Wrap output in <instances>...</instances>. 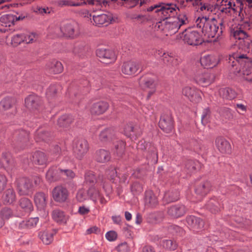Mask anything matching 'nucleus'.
<instances>
[{"mask_svg": "<svg viewBox=\"0 0 252 252\" xmlns=\"http://www.w3.org/2000/svg\"><path fill=\"white\" fill-rule=\"evenodd\" d=\"M139 64L133 61L124 62L122 66V72L127 75H134L139 69Z\"/></svg>", "mask_w": 252, "mask_h": 252, "instance_id": "20", "label": "nucleus"}, {"mask_svg": "<svg viewBox=\"0 0 252 252\" xmlns=\"http://www.w3.org/2000/svg\"><path fill=\"white\" fill-rule=\"evenodd\" d=\"M139 85L143 89H150L148 94V97H150L156 90V83L155 79L149 76L141 77L139 80Z\"/></svg>", "mask_w": 252, "mask_h": 252, "instance_id": "19", "label": "nucleus"}, {"mask_svg": "<svg viewBox=\"0 0 252 252\" xmlns=\"http://www.w3.org/2000/svg\"><path fill=\"white\" fill-rule=\"evenodd\" d=\"M144 200L145 205L148 207L155 208L158 204V198L151 190L145 191Z\"/></svg>", "mask_w": 252, "mask_h": 252, "instance_id": "30", "label": "nucleus"}, {"mask_svg": "<svg viewBox=\"0 0 252 252\" xmlns=\"http://www.w3.org/2000/svg\"><path fill=\"white\" fill-rule=\"evenodd\" d=\"M113 19V15L110 13L94 14L90 19L93 25L99 27L109 24Z\"/></svg>", "mask_w": 252, "mask_h": 252, "instance_id": "12", "label": "nucleus"}, {"mask_svg": "<svg viewBox=\"0 0 252 252\" xmlns=\"http://www.w3.org/2000/svg\"><path fill=\"white\" fill-rule=\"evenodd\" d=\"M94 158L95 161L100 163H105L111 159L110 153L109 151L99 149L96 151Z\"/></svg>", "mask_w": 252, "mask_h": 252, "instance_id": "33", "label": "nucleus"}, {"mask_svg": "<svg viewBox=\"0 0 252 252\" xmlns=\"http://www.w3.org/2000/svg\"><path fill=\"white\" fill-rule=\"evenodd\" d=\"M24 41V35L18 34L14 35L11 39V44L14 46H17Z\"/></svg>", "mask_w": 252, "mask_h": 252, "instance_id": "57", "label": "nucleus"}, {"mask_svg": "<svg viewBox=\"0 0 252 252\" xmlns=\"http://www.w3.org/2000/svg\"><path fill=\"white\" fill-rule=\"evenodd\" d=\"M15 19V15L13 14L3 15L0 17V25L4 27H10L14 25Z\"/></svg>", "mask_w": 252, "mask_h": 252, "instance_id": "43", "label": "nucleus"}, {"mask_svg": "<svg viewBox=\"0 0 252 252\" xmlns=\"http://www.w3.org/2000/svg\"><path fill=\"white\" fill-rule=\"evenodd\" d=\"M243 5L241 0H217L216 3L217 12L233 17L240 15Z\"/></svg>", "mask_w": 252, "mask_h": 252, "instance_id": "5", "label": "nucleus"}, {"mask_svg": "<svg viewBox=\"0 0 252 252\" xmlns=\"http://www.w3.org/2000/svg\"><path fill=\"white\" fill-rule=\"evenodd\" d=\"M185 43L192 46H196L202 43L203 40L199 32L195 31H186L184 35Z\"/></svg>", "mask_w": 252, "mask_h": 252, "instance_id": "13", "label": "nucleus"}, {"mask_svg": "<svg viewBox=\"0 0 252 252\" xmlns=\"http://www.w3.org/2000/svg\"><path fill=\"white\" fill-rule=\"evenodd\" d=\"M202 165L197 160H187L185 163V167L190 172H197L200 171Z\"/></svg>", "mask_w": 252, "mask_h": 252, "instance_id": "42", "label": "nucleus"}, {"mask_svg": "<svg viewBox=\"0 0 252 252\" xmlns=\"http://www.w3.org/2000/svg\"><path fill=\"white\" fill-rule=\"evenodd\" d=\"M16 198V193L12 188H8L6 189L2 196V202L4 204H12L15 201Z\"/></svg>", "mask_w": 252, "mask_h": 252, "instance_id": "36", "label": "nucleus"}, {"mask_svg": "<svg viewBox=\"0 0 252 252\" xmlns=\"http://www.w3.org/2000/svg\"><path fill=\"white\" fill-rule=\"evenodd\" d=\"M96 6H100L102 7H111L112 4L118 1V0H97Z\"/></svg>", "mask_w": 252, "mask_h": 252, "instance_id": "58", "label": "nucleus"}, {"mask_svg": "<svg viewBox=\"0 0 252 252\" xmlns=\"http://www.w3.org/2000/svg\"><path fill=\"white\" fill-rule=\"evenodd\" d=\"M2 220H8L13 216L12 210L8 207H4L2 209L0 212Z\"/></svg>", "mask_w": 252, "mask_h": 252, "instance_id": "55", "label": "nucleus"}, {"mask_svg": "<svg viewBox=\"0 0 252 252\" xmlns=\"http://www.w3.org/2000/svg\"><path fill=\"white\" fill-rule=\"evenodd\" d=\"M202 66L207 68H212L216 66L219 63L218 57L214 55H205L200 60Z\"/></svg>", "mask_w": 252, "mask_h": 252, "instance_id": "29", "label": "nucleus"}, {"mask_svg": "<svg viewBox=\"0 0 252 252\" xmlns=\"http://www.w3.org/2000/svg\"><path fill=\"white\" fill-rule=\"evenodd\" d=\"M16 182L20 195H28L32 192L34 186L40 185L41 179L38 176H32L31 178L22 179L21 183L18 180Z\"/></svg>", "mask_w": 252, "mask_h": 252, "instance_id": "6", "label": "nucleus"}, {"mask_svg": "<svg viewBox=\"0 0 252 252\" xmlns=\"http://www.w3.org/2000/svg\"><path fill=\"white\" fill-rule=\"evenodd\" d=\"M72 122V118L70 116L63 115L58 120V125L61 127L68 126Z\"/></svg>", "mask_w": 252, "mask_h": 252, "instance_id": "49", "label": "nucleus"}, {"mask_svg": "<svg viewBox=\"0 0 252 252\" xmlns=\"http://www.w3.org/2000/svg\"><path fill=\"white\" fill-rule=\"evenodd\" d=\"M229 60L233 72L242 80L252 82V59L247 54L237 52L230 56Z\"/></svg>", "mask_w": 252, "mask_h": 252, "instance_id": "1", "label": "nucleus"}, {"mask_svg": "<svg viewBox=\"0 0 252 252\" xmlns=\"http://www.w3.org/2000/svg\"><path fill=\"white\" fill-rule=\"evenodd\" d=\"M13 138L16 147L20 149L25 148L29 142V134L24 130H16L13 134Z\"/></svg>", "mask_w": 252, "mask_h": 252, "instance_id": "8", "label": "nucleus"}, {"mask_svg": "<svg viewBox=\"0 0 252 252\" xmlns=\"http://www.w3.org/2000/svg\"><path fill=\"white\" fill-rule=\"evenodd\" d=\"M220 95L223 98L228 100H232L236 97L237 93L230 88H221L219 90Z\"/></svg>", "mask_w": 252, "mask_h": 252, "instance_id": "39", "label": "nucleus"}, {"mask_svg": "<svg viewBox=\"0 0 252 252\" xmlns=\"http://www.w3.org/2000/svg\"><path fill=\"white\" fill-rule=\"evenodd\" d=\"M215 145L218 150L222 154H230L231 147L229 142L222 137H218L215 140Z\"/></svg>", "mask_w": 252, "mask_h": 252, "instance_id": "25", "label": "nucleus"}, {"mask_svg": "<svg viewBox=\"0 0 252 252\" xmlns=\"http://www.w3.org/2000/svg\"><path fill=\"white\" fill-rule=\"evenodd\" d=\"M75 55L78 56L80 58H84L86 56V50L84 48H75L73 50Z\"/></svg>", "mask_w": 252, "mask_h": 252, "instance_id": "64", "label": "nucleus"}, {"mask_svg": "<svg viewBox=\"0 0 252 252\" xmlns=\"http://www.w3.org/2000/svg\"><path fill=\"white\" fill-rule=\"evenodd\" d=\"M32 161L35 164L45 165L48 162V158L44 152L36 151L32 154Z\"/></svg>", "mask_w": 252, "mask_h": 252, "instance_id": "28", "label": "nucleus"}, {"mask_svg": "<svg viewBox=\"0 0 252 252\" xmlns=\"http://www.w3.org/2000/svg\"><path fill=\"white\" fill-rule=\"evenodd\" d=\"M0 164L1 167L4 168L5 171L9 172L12 171L14 167L13 160L9 152H4L0 157Z\"/></svg>", "mask_w": 252, "mask_h": 252, "instance_id": "22", "label": "nucleus"}, {"mask_svg": "<svg viewBox=\"0 0 252 252\" xmlns=\"http://www.w3.org/2000/svg\"><path fill=\"white\" fill-rule=\"evenodd\" d=\"M68 172V173H73V172L68 169H63L57 166H52L48 170V173H60L61 172Z\"/></svg>", "mask_w": 252, "mask_h": 252, "instance_id": "60", "label": "nucleus"}, {"mask_svg": "<svg viewBox=\"0 0 252 252\" xmlns=\"http://www.w3.org/2000/svg\"><path fill=\"white\" fill-rule=\"evenodd\" d=\"M26 107L31 110H39L42 104L41 98L35 94L29 95L25 98Z\"/></svg>", "mask_w": 252, "mask_h": 252, "instance_id": "23", "label": "nucleus"}, {"mask_svg": "<svg viewBox=\"0 0 252 252\" xmlns=\"http://www.w3.org/2000/svg\"><path fill=\"white\" fill-rule=\"evenodd\" d=\"M196 27L201 30L204 36L208 38L220 36L225 29L224 22H218L214 18L198 17L195 21Z\"/></svg>", "mask_w": 252, "mask_h": 252, "instance_id": "2", "label": "nucleus"}, {"mask_svg": "<svg viewBox=\"0 0 252 252\" xmlns=\"http://www.w3.org/2000/svg\"><path fill=\"white\" fill-rule=\"evenodd\" d=\"M114 136V130L112 128H107L101 132L99 134V139L101 141L105 142L112 139Z\"/></svg>", "mask_w": 252, "mask_h": 252, "instance_id": "50", "label": "nucleus"}, {"mask_svg": "<svg viewBox=\"0 0 252 252\" xmlns=\"http://www.w3.org/2000/svg\"><path fill=\"white\" fill-rule=\"evenodd\" d=\"M148 162L151 164H156L158 162V156L157 150L154 149L150 152L147 157Z\"/></svg>", "mask_w": 252, "mask_h": 252, "instance_id": "54", "label": "nucleus"}, {"mask_svg": "<svg viewBox=\"0 0 252 252\" xmlns=\"http://www.w3.org/2000/svg\"><path fill=\"white\" fill-rule=\"evenodd\" d=\"M240 47L245 52L252 54V40L249 37L242 43L240 44Z\"/></svg>", "mask_w": 252, "mask_h": 252, "instance_id": "52", "label": "nucleus"}, {"mask_svg": "<svg viewBox=\"0 0 252 252\" xmlns=\"http://www.w3.org/2000/svg\"><path fill=\"white\" fill-rule=\"evenodd\" d=\"M163 218V214L160 212H155L151 213L148 217V220L152 223H157L161 221Z\"/></svg>", "mask_w": 252, "mask_h": 252, "instance_id": "51", "label": "nucleus"}, {"mask_svg": "<svg viewBox=\"0 0 252 252\" xmlns=\"http://www.w3.org/2000/svg\"><path fill=\"white\" fill-rule=\"evenodd\" d=\"M124 133L128 137L136 138L142 134V130L138 126L128 123L124 127Z\"/></svg>", "mask_w": 252, "mask_h": 252, "instance_id": "21", "label": "nucleus"}, {"mask_svg": "<svg viewBox=\"0 0 252 252\" xmlns=\"http://www.w3.org/2000/svg\"><path fill=\"white\" fill-rule=\"evenodd\" d=\"M19 206L26 214H29L33 209V207L31 201L26 197L21 198L19 201Z\"/></svg>", "mask_w": 252, "mask_h": 252, "instance_id": "38", "label": "nucleus"}, {"mask_svg": "<svg viewBox=\"0 0 252 252\" xmlns=\"http://www.w3.org/2000/svg\"><path fill=\"white\" fill-rule=\"evenodd\" d=\"M54 235V233L48 231L40 232L38 234L39 238L46 245H49L53 241Z\"/></svg>", "mask_w": 252, "mask_h": 252, "instance_id": "44", "label": "nucleus"}, {"mask_svg": "<svg viewBox=\"0 0 252 252\" xmlns=\"http://www.w3.org/2000/svg\"><path fill=\"white\" fill-rule=\"evenodd\" d=\"M52 218L55 221L60 224H66L68 220V216L65 215L64 212L59 209L53 211Z\"/></svg>", "mask_w": 252, "mask_h": 252, "instance_id": "37", "label": "nucleus"}, {"mask_svg": "<svg viewBox=\"0 0 252 252\" xmlns=\"http://www.w3.org/2000/svg\"><path fill=\"white\" fill-rule=\"evenodd\" d=\"M163 248L168 251H173L177 249L178 244L173 240H163L161 244Z\"/></svg>", "mask_w": 252, "mask_h": 252, "instance_id": "47", "label": "nucleus"}, {"mask_svg": "<svg viewBox=\"0 0 252 252\" xmlns=\"http://www.w3.org/2000/svg\"><path fill=\"white\" fill-rule=\"evenodd\" d=\"M250 25L248 22L233 27L230 29V35L236 40L239 44L242 43L249 37L247 30L250 29Z\"/></svg>", "mask_w": 252, "mask_h": 252, "instance_id": "7", "label": "nucleus"}, {"mask_svg": "<svg viewBox=\"0 0 252 252\" xmlns=\"http://www.w3.org/2000/svg\"><path fill=\"white\" fill-rule=\"evenodd\" d=\"M116 249L118 252H128L129 251V247L126 242L120 244L117 247Z\"/></svg>", "mask_w": 252, "mask_h": 252, "instance_id": "62", "label": "nucleus"}, {"mask_svg": "<svg viewBox=\"0 0 252 252\" xmlns=\"http://www.w3.org/2000/svg\"><path fill=\"white\" fill-rule=\"evenodd\" d=\"M14 99L10 97H6L0 101V111H5L12 107Z\"/></svg>", "mask_w": 252, "mask_h": 252, "instance_id": "45", "label": "nucleus"}, {"mask_svg": "<svg viewBox=\"0 0 252 252\" xmlns=\"http://www.w3.org/2000/svg\"><path fill=\"white\" fill-rule=\"evenodd\" d=\"M52 197L54 200L60 203H63L67 199L69 192L67 189L62 186H58L52 190Z\"/></svg>", "mask_w": 252, "mask_h": 252, "instance_id": "16", "label": "nucleus"}, {"mask_svg": "<svg viewBox=\"0 0 252 252\" xmlns=\"http://www.w3.org/2000/svg\"><path fill=\"white\" fill-rule=\"evenodd\" d=\"M162 60L164 63H166L172 66H176L178 64L177 59L173 56V54L171 53H163Z\"/></svg>", "mask_w": 252, "mask_h": 252, "instance_id": "46", "label": "nucleus"}, {"mask_svg": "<svg viewBox=\"0 0 252 252\" xmlns=\"http://www.w3.org/2000/svg\"><path fill=\"white\" fill-rule=\"evenodd\" d=\"M45 67L46 70L54 74L61 73L63 69L62 63L56 60H52L47 63Z\"/></svg>", "mask_w": 252, "mask_h": 252, "instance_id": "32", "label": "nucleus"}, {"mask_svg": "<svg viewBox=\"0 0 252 252\" xmlns=\"http://www.w3.org/2000/svg\"><path fill=\"white\" fill-rule=\"evenodd\" d=\"M179 196L180 193L178 189H171L165 192L163 200L166 203H169L177 201Z\"/></svg>", "mask_w": 252, "mask_h": 252, "instance_id": "35", "label": "nucleus"}, {"mask_svg": "<svg viewBox=\"0 0 252 252\" xmlns=\"http://www.w3.org/2000/svg\"><path fill=\"white\" fill-rule=\"evenodd\" d=\"M211 116V111L209 108H206L203 110L201 116V122L203 125L207 124Z\"/></svg>", "mask_w": 252, "mask_h": 252, "instance_id": "59", "label": "nucleus"}, {"mask_svg": "<svg viewBox=\"0 0 252 252\" xmlns=\"http://www.w3.org/2000/svg\"><path fill=\"white\" fill-rule=\"evenodd\" d=\"M89 148V144L84 139L76 140L73 147L74 153L78 159H81L86 154Z\"/></svg>", "mask_w": 252, "mask_h": 252, "instance_id": "11", "label": "nucleus"}, {"mask_svg": "<svg viewBox=\"0 0 252 252\" xmlns=\"http://www.w3.org/2000/svg\"><path fill=\"white\" fill-rule=\"evenodd\" d=\"M126 143L122 140H119L117 142L115 145V148L116 150V154L119 157H121L125 152Z\"/></svg>", "mask_w": 252, "mask_h": 252, "instance_id": "53", "label": "nucleus"}, {"mask_svg": "<svg viewBox=\"0 0 252 252\" xmlns=\"http://www.w3.org/2000/svg\"><path fill=\"white\" fill-rule=\"evenodd\" d=\"M105 237L109 241H115L117 238V234L115 231H109L105 234Z\"/></svg>", "mask_w": 252, "mask_h": 252, "instance_id": "63", "label": "nucleus"}, {"mask_svg": "<svg viewBox=\"0 0 252 252\" xmlns=\"http://www.w3.org/2000/svg\"><path fill=\"white\" fill-rule=\"evenodd\" d=\"M109 104L105 101H100L93 103L90 108V112L93 115H99L105 113L109 108Z\"/></svg>", "mask_w": 252, "mask_h": 252, "instance_id": "26", "label": "nucleus"}, {"mask_svg": "<svg viewBox=\"0 0 252 252\" xmlns=\"http://www.w3.org/2000/svg\"><path fill=\"white\" fill-rule=\"evenodd\" d=\"M74 23H66L63 24L60 28L63 35L67 37L73 38L78 35Z\"/></svg>", "mask_w": 252, "mask_h": 252, "instance_id": "24", "label": "nucleus"}, {"mask_svg": "<svg viewBox=\"0 0 252 252\" xmlns=\"http://www.w3.org/2000/svg\"><path fill=\"white\" fill-rule=\"evenodd\" d=\"M127 17L140 24H143L151 19V16L148 14H137L134 12L127 13Z\"/></svg>", "mask_w": 252, "mask_h": 252, "instance_id": "31", "label": "nucleus"}, {"mask_svg": "<svg viewBox=\"0 0 252 252\" xmlns=\"http://www.w3.org/2000/svg\"><path fill=\"white\" fill-rule=\"evenodd\" d=\"M186 206L181 203L172 205L167 208V215L172 218L177 219L183 216L187 212Z\"/></svg>", "mask_w": 252, "mask_h": 252, "instance_id": "17", "label": "nucleus"}, {"mask_svg": "<svg viewBox=\"0 0 252 252\" xmlns=\"http://www.w3.org/2000/svg\"><path fill=\"white\" fill-rule=\"evenodd\" d=\"M183 93L190 101L195 103L199 102L201 100L199 91L195 88L186 87L183 90Z\"/></svg>", "mask_w": 252, "mask_h": 252, "instance_id": "27", "label": "nucleus"}, {"mask_svg": "<svg viewBox=\"0 0 252 252\" xmlns=\"http://www.w3.org/2000/svg\"><path fill=\"white\" fill-rule=\"evenodd\" d=\"M168 230L173 235L177 236H183L185 233V231L183 228L175 224L170 225L168 227Z\"/></svg>", "mask_w": 252, "mask_h": 252, "instance_id": "48", "label": "nucleus"}, {"mask_svg": "<svg viewBox=\"0 0 252 252\" xmlns=\"http://www.w3.org/2000/svg\"><path fill=\"white\" fill-rule=\"evenodd\" d=\"M187 6L185 0H182L179 2V5L174 3H159L154 4L144 11L147 12L154 11L163 20L174 16Z\"/></svg>", "mask_w": 252, "mask_h": 252, "instance_id": "3", "label": "nucleus"}, {"mask_svg": "<svg viewBox=\"0 0 252 252\" xmlns=\"http://www.w3.org/2000/svg\"><path fill=\"white\" fill-rule=\"evenodd\" d=\"M51 138V133L42 128L37 129L34 136V139L37 142L40 141L47 142Z\"/></svg>", "mask_w": 252, "mask_h": 252, "instance_id": "41", "label": "nucleus"}, {"mask_svg": "<svg viewBox=\"0 0 252 252\" xmlns=\"http://www.w3.org/2000/svg\"><path fill=\"white\" fill-rule=\"evenodd\" d=\"M159 127L165 132L170 133L173 129V120L170 114H163L159 122Z\"/></svg>", "mask_w": 252, "mask_h": 252, "instance_id": "18", "label": "nucleus"}, {"mask_svg": "<svg viewBox=\"0 0 252 252\" xmlns=\"http://www.w3.org/2000/svg\"><path fill=\"white\" fill-rule=\"evenodd\" d=\"M194 79L198 84L207 86L214 81L215 75L208 71H198L195 73Z\"/></svg>", "mask_w": 252, "mask_h": 252, "instance_id": "10", "label": "nucleus"}, {"mask_svg": "<svg viewBox=\"0 0 252 252\" xmlns=\"http://www.w3.org/2000/svg\"><path fill=\"white\" fill-rule=\"evenodd\" d=\"M46 197L45 194L43 192H37L34 195V202L38 209H43L46 206Z\"/></svg>", "mask_w": 252, "mask_h": 252, "instance_id": "40", "label": "nucleus"}, {"mask_svg": "<svg viewBox=\"0 0 252 252\" xmlns=\"http://www.w3.org/2000/svg\"><path fill=\"white\" fill-rule=\"evenodd\" d=\"M212 189L211 183L209 181L201 182L197 184L195 192L198 196V201H200Z\"/></svg>", "mask_w": 252, "mask_h": 252, "instance_id": "15", "label": "nucleus"}, {"mask_svg": "<svg viewBox=\"0 0 252 252\" xmlns=\"http://www.w3.org/2000/svg\"><path fill=\"white\" fill-rule=\"evenodd\" d=\"M96 54L98 57L101 59L102 62L106 64L113 63L117 59L115 52L109 49H98L96 51Z\"/></svg>", "mask_w": 252, "mask_h": 252, "instance_id": "14", "label": "nucleus"}, {"mask_svg": "<svg viewBox=\"0 0 252 252\" xmlns=\"http://www.w3.org/2000/svg\"><path fill=\"white\" fill-rule=\"evenodd\" d=\"M188 22L187 15L185 14H180L174 21L164 20L157 22L155 25V29L164 32L167 35L168 34L175 33L182 26L187 24Z\"/></svg>", "mask_w": 252, "mask_h": 252, "instance_id": "4", "label": "nucleus"}, {"mask_svg": "<svg viewBox=\"0 0 252 252\" xmlns=\"http://www.w3.org/2000/svg\"><path fill=\"white\" fill-rule=\"evenodd\" d=\"M85 180L87 183H89L93 186L96 182L95 174H85Z\"/></svg>", "mask_w": 252, "mask_h": 252, "instance_id": "61", "label": "nucleus"}, {"mask_svg": "<svg viewBox=\"0 0 252 252\" xmlns=\"http://www.w3.org/2000/svg\"><path fill=\"white\" fill-rule=\"evenodd\" d=\"M221 207V204L219 201L218 198L215 197L211 198L206 204V209L213 214H216L219 212Z\"/></svg>", "mask_w": 252, "mask_h": 252, "instance_id": "34", "label": "nucleus"}, {"mask_svg": "<svg viewBox=\"0 0 252 252\" xmlns=\"http://www.w3.org/2000/svg\"><path fill=\"white\" fill-rule=\"evenodd\" d=\"M186 222L189 228L194 233L201 231L204 226V220L200 217L194 215L187 216Z\"/></svg>", "mask_w": 252, "mask_h": 252, "instance_id": "9", "label": "nucleus"}, {"mask_svg": "<svg viewBox=\"0 0 252 252\" xmlns=\"http://www.w3.org/2000/svg\"><path fill=\"white\" fill-rule=\"evenodd\" d=\"M131 191L133 194H138L143 191L142 185L139 182H134L131 185Z\"/></svg>", "mask_w": 252, "mask_h": 252, "instance_id": "56", "label": "nucleus"}]
</instances>
